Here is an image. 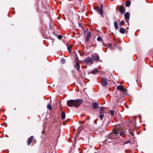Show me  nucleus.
Returning <instances> with one entry per match:
<instances>
[{"label":"nucleus","instance_id":"nucleus-1","mask_svg":"<svg viewBox=\"0 0 153 153\" xmlns=\"http://www.w3.org/2000/svg\"><path fill=\"white\" fill-rule=\"evenodd\" d=\"M83 102V100L81 99L76 100H70L67 101V104L69 107H78Z\"/></svg>","mask_w":153,"mask_h":153},{"label":"nucleus","instance_id":"nucleus-2","mask_svg":"<svg viewBox=\"0 0 153 153\" xmlns=\"http://www.w3.org/2000/svg\"><path fill=\"white\" fill-rule=\"evenodd\" d=\"M84 62L86 65H90L93 63L94 60L92 58L88 57L84 60Z\"/></svg>","mask_w":153,"mask_h":153},{"label":"nucleus","instance_id":"nucleus-3","mask_svg":"<svg viewBox=\"0 0 153 153\" xmlns=\"http://www.w3.org/2000/svg\"><path fill=\"white\" fill-rule=\"evenodd\" d=\"M84 32V34H85V36L86 38L85 41L87 42H88L91 36V34L90 32H88L86 33V30H85V29H83Z\"/></svg>","mask_w":153,"mask_h":153},{"label":"nucleus","instance_id":"nucleus-4","mask_svg":"<svg viewBox=\"0 0 153 153\" xmlns=\"http://www.w3.org/2000/svg\"><path fill=\"white\" fill-rule=\"evenodd\" d=\"M120 128V126L119 125L116 126H114V128L113 129V132L114 134H119Z\"/></svg>","mask_w":153,"mask_h":153},{"label":"nucleus","instance_id":"nucleus-5","mask_svg":"<svg viewBox=\"0 0 153 153\" xmlns=\"http://www.w3.org/2000/svg\"><path fill=\"white\" fill-rule=\"evenodd\" d=\"M101 7H98L97 8V10L98 13H100L101 16L103 17V5L102 4H100Z\"/></svg>","mask_w":153,"mask_h":153},{"label":"nucleus","instance_id":"nucleus-6","mask_svg":"<svg viewBox=\"0 0 153 153\" xmlns=\"http://www.w3.org/2000/svg\"><path fill=\"white\" fill-rule=\"evenodd\" d=\"M102 84L103 86H106L108 85V81L105 78H102L101 79Z\"/></svg>","mask_w":153,"mask_h":153},{"label":"nucleus","instance_id":"nucleus-7","mask_svg":"<svg viewBox=\"0 0 153 153\" xmlns=\"http://www.w3.org/2000/svg\"><path fill=\"white\" fill-rule=\"evenodd\" d=\"M91 57L94 60L98 61L100 59L99 56L97 53H95L94 54L92 55Z\"/></svg>","mask_w":153,"mask_h":153},{"label":"nucleus","instance_id":"nucleus-8","mask_svg":"<svg viewBox=\"0 0 153 153\" xmlns=\"http://www.w3.org/2000/svg\"><path fill=\"white\" fill-rule=\"evenodd\" d=\"M93 108L94 109H96L99 107L98 102H93L92 103Z\"/></svg>","mask_w":153,"mask_h":153},{"label":"nucleus","instance_id":"nucleus-9","mask_svg":"<svg viewBox=\"0 0 153 153\" xmlns=\"http://www.w3.org/2000/svg\"><path fill=\"white\" fill-rule=\"evenodd\" d=\"M33 138L34 137L33 136H31L28 138L27 142V143L28 145H30L31 143Z\"/></svg>","mask_w":153,"mask_h":153},{"label":"nucleus","instance_id":"nucleus-10","mask_svg":"<svg viewBox=\"0 0 153 153\" xmlns=\"http://www.w3.org/2000/svg\"><path fill=\"white\" fill-rule=\"evenodd\" d=\"M117 88L118 90L123 91H124L125 89L124 87L123 86L121 85L117 86Z\"/></svg>","mask_w":153,"mask_h":153},{"label":"nucleus","instance_id":"nucleus-11","mask_svg":"<svg viewBox=\"0 0 153 153\" xmlns=\"http://www.w3.org/2000/svg\"><path fill=\"white\" fill-rule=\"evenodd\" d=\"M119 10L122 13H124L125 12V9L123 6H120L119 9Z\"/></svg>","mask_w":153,"mask_h":153},{"label":"nucleus","instance_id":"nucleus-12","mask_svg":"<svg viewBox=\"0 0 153 153\" xmlns=\"http://www.w3.org/2000/svg\"><path fill=\"white\" fill-rule=\"evenodd\" d=\"M130 14L128 12H126L124 14V17L127 20L129 19Z\"/></svg>","mask_w":153,"mask_h":153},{"label":"nucleus","instance_id":"nucleus-13","mask_svg":"<svg viewBox=\"0 0 153 153\" xmlns=\"http://www.w3.org/2000/svg\"><path fill=\"white\" fill-rule=\"evenodd\" d=\"M80 65L79 63L77 62H76V65L75 66V68L77 69L78 71H79V69L80 68Z\"/></svg>","mask_w":153,"mask_h":153},{"label":"nucleus","instance_id":"nucleus-14","mask_svg":"<svg viewBox=\"0 0 153 153\" xmlns=\"http://www.w3.org/2000/svg\"><path fill=\"white\" fill-rule=\"evenodd\" d=\"M99 71L98 70L96 69H94L92 71H91V73L93 74H96L97 73L99 72Z\"/></svg>","mask_w":153,"mask_h":153},{"label":"nucleus","instance_id":"nucleus-15","mask_svg":"<svg viewBox=\"0 0 153 153\" xmlns=\"http://www.w3.org/2000/svg\"><path fill=\"white\" fill-rule=\"evenodd\" d=\"M65 112L62 111L61 113V117L62 119H64L65 118Z\"/></svg>","mask_w":153,"mask_h":153},{"label":"nucleus","instance_id":"nucleus-16","mask_svg":"<svg viewBox=\"0 0 153 153\" xmlns=\"http://www.w3.org/2000/svg\"><path fill=\"white\" fill-rule=\"evenodd\" d=\"M104 113H101V112H100L99 114L100 115L99 116V118L101 120H102V118L104 117Z\"/></svg>","mask_w":153,"mask_h":153},{"label":"nucleus","instance_id":"nucleus-17","mask_svg":"<svg viewBox=\"0 0 153 153\" xmlns=\"http://www.w3.org/2000/svg\"><path fill=\"white\" fill-rule=\"evenodd\" d=\"M118 22L116 21H115L114 22V26L115 29H117L118 27Z\"/></svg>","mask_w":153,"mask_h":153},{"label":"nucleus","instance_id":"nucleus-18","mask_svg":"<svg viewBox=\"0 0 153 153\" xmlns=\"http://www.w3.org/2000/svg\"><path fill=\"white\" fill-rule=\"evenodd\" d=\"M78 27L79 28H82V29H84V27L83 26V24H82V25H81L80 23H78L77 25Z\"/></svg>","mask_w":153,"mask_h":153},{"label":"nucleus","instance_id":"nucleus-19","mask_svg":"<svg viewBox=\"0 0 153 153\" xmlns=\"http://www.w3.org/2000/svg\"><path fill=\"white\" fill-rule=\"evenodd\" d=\"M67 48H68V51L70 53H71V50L72 49L71 46L70 45L68 46L67 47Z\"/></svg>","mask_w":153,"mask_h":153},{"label":"nucleus","instance_id":"nucleus-20","mask_svg":"<svg viewBox=\"0 0 153 153\" xmlns=\"http://www.w3.org/2000/svg\"><path fill=\"white\" fill-rule=\"evenodd\" d=\"M131 4V2L129 1H127L126 3V7H129Z\"/></svg>","mask_w":153,"mask_h":153},{"label":"nucleus","instance_id":"nucleus-21","mask_svg":"<svg viewBox=\"0 0 153 153\" xmlns=\"http://www.w3.org/2000/svg\"><path fill=\"white\" fill-rule=\"evenodd\" d=\"M125 132L124 131H121V132H120L119 133V135H120L122 136L123 135H124L125 134Z\"/></svg>","mask_w":153,"mask_h":153},{"label":"nucleus","instance_id":"nucleus-22","mask_svg":"<svg viewBox=\"0 0 153 153\" xmlns=\"http://www.w3.org/2000/svg\"><path fill=\"white\" fill-rule=\"evenodd\" d=\"M120 33L123 34L126 31L125 29H120Z\"/></svg>","mask_w":153,"mask_h":153},{"label":"nucleus","instance_id":"nucleus-23","mask_svg":"<svg viewBox=\"0 0 153 153\" xmlns=\"http://www.w3.org/2000/svg\"><path fill=\"white\" fill-rule=\"evenodd\" d=\"M55 35H56V36L57 37L58 39H62V35H59V36H57V35H56V33H55Z\"/></svg>","mask_w":153,"mask_h":153},{"label":"nucleus","instance_id":"nucleus-24","mask_svg":"<svg viewBox=\"0 0 153 153\" xmlns=\"http://www.w3.org/2000/svg\"><path fill=\"white\" fill-rule=\"evenodd\" d=\"M47 107L48 109H49L50 110H51V105L50 104H48V105L47 106Z\"/></svg>","mask_w":153,"mask_h":153},{"label":"nucleus","instance_id":"nucleus-25","mask_svg":"<svg viewBox=\"0 0 153 153\" xmlns=\"http://www.w3.org/2000/svg\"><path fill=\"white\" fill-rule=\"evenodd\" d=\"M104 109L102 107H101L100 108V112H101V113H104Z\"/></svg>","mask_w":153,"mask_h":153},{"label":"nucleus","instance_id":"nucleus-26","mask_svg":"<svg viewBox=\"0 0 153 153\" xmlns=\"http://www.w3.org/2000/svg\"><path fill=\"white\" fill-rule=\"evenodd\" d=\"M97 40L98 41H102V39L101 37H98L97 38Z\"/></svg>","mask_w":153,"mask_h":153},{"label":"nucleus","instance_id":"nucleus-27","mask_svg":"<svg viewBox=\"0 0 153 153\" xmlns=\"http://www.w3.org/2000/svg\"><path fill=\"white\" fill-rule=\"evenodd\" d=\"M124 23V22L123 21L122 22H119V26H121L122 25H123V24Z\"/></svg>","mask_w":153,"mask_h":153},{"label":"nucleus","instance_id":"nucleus-28","mask_svg":"<svg viewBox=\"0 0 153 153\" xmlns=\"http://www.w3.org/2000/svg\"><path fill=\"white\" fill-rule=\"evenodd\" d=\"M110 112L111 114L112 115V116H113L114 115V114L113 111L112 110H111L110 111Z\"/></svg>","mask_w":153,"mask_h":153},{"label":"nucleus","instance_id":"nucleus-29","mask_svg":"<svg viewBox=\"0 0 153 153\" xmlns=\"http://www.w3.org/2000/svg\"><path fill=\"white\" fill-rule=\"evenodd\" d=\"M61 61L63 64L65 62V59H61Z\"/></svg>","mask_w":153,"mask_h":153},{"label":"nucleus","instance_id":"nucleus-30","mask_svg":"<svg viewBox=\"0 0 153 153\" xmlns=\"http://www.w3.org/2000/svg\"><path fill=\"white\" fill-rule=\"evenodd\" d=\"M129 132L130 134H131L132 137H133L134 135V134L131 131H130Z\"/></svg>","mask_w":153,"mask_h":153},{"label":"nucleus","instance_id":"nucleus-31","mask_svg":"<svg viewBox=\"0 0 153 153\" xmlns=\"http://www.w3.org/2000/svg\"><path fill=\"white\" fill-rule=\"evenodd\" d=\"M130 142V141H126L124 142V143L125 144H127L129 143Z\"/></svg>","mask_w":153,"mask_h":153},{"label":"nucleus","instance_id":"nucleus-32","mask_svg":"<svg viewBox=\"0 0 153 153\" xmlns=\"http://www.w3.org/2000/svg\"><path fill=\"white\" fill-rule=\"evenodd\" d=\"M82 123H84V121H82Z\"/></svg>","mask_w":153,"mask_h":153},{"label":"nucleus","instance_id":"nucleus-33","mask_svg":"<svg viewBox=\"0 0 153 153\" xmlns=\"http://www.w3.org/2000/svg\"><path fill=\"white\" fill-rule=\"evenodd\" d=\"M120 29H124V28H120Z\"/></svg>","mask_w":153,"mask_h":153},{"label":"nucleus","instance_id":"nucleus-34","mask_svg":"<svg viewBox=\"0 0 153 153\" xmlns=\"http://www.w3.org/2000/svg\"><path fill=\"white\" fill-rule=\"evenodd\" d=\"M100 61L101 62V60H100Z\"/></svg>","mask_w":153,"mask_h":153}]
</instances>
